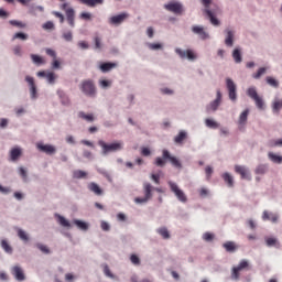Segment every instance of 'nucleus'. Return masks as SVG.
<instances>
[{"mask_svg": "<svg viewBox=\"0 0 282 282\" xmlns=\"http://www.w3.org/2000/svg\"><path fill=\"white\" fill-rule=\"evenodd\" d=\"M153 191H156V193H162V188L160 187H153L151 183H144L143 184V192H144V197H137L134 198L135 204H147L151 197H153Z\"/></svg>", "mask_w": 282, "mask_h": 282, "instance_id": "nucleus-1", "label": "nucleus"}, {"mask_svg": "<svg viewBox=\"0 0 282 282\" xmlns=\"http://www.w3.org/2000/svg\"><path fill=\"white\" fill-rule=\"evenodd\" d=\"M200 2L205 8L204 13L206 14V17H208L212 25H219V23H220L219 20L217 18H215V14H217V12H219V9L217 8L214 11L208 9V8H210L213 0H200Z\"/></svg>", "mask_w": 282, "mask_h": 282, "instance_id": "nucleus-2", "label": "nucleus"}, {"mask_svg": "<svg viewBox=\"0 0 282 282\" xmlns=\"http://www.w3.org/2000/svg\"><path fill=\"white\" fill-rule=\"evenodd\" d=\"M243 270H251L250 262L246 259H242L238 265L232 267L231 279L234 281H239L241 272H243Z\"/></svg>", "mask_w": 282, "mask_h": 282, "instance_id": "nucleus-3", "label": "nucleus"}, {"mask_svg": "<svg viewBox=\"0 0 282 282\" xmlns=\"http://www.w3.org/2000/svg\"><path fill=\"white\" fill-rule=\"evenodd\" d=\"M99 147L102 149L104 155H107V153L116 152V151H122V142H113V143H106L102 140L98 141Z\"/></svg>", "mask_w": 282, "mask_h": 282, "instance_id": "nucleus-4", "label": "nucleus"}, {"mask_svg": "<svg viewBox=\"0 0 282 282\" xmlns=\"http://www.w3.org/2000/svg\"><path fill=\"white\" fill-rule=\"evenodd\" d=\"M80 89L85 96H89L94 98L96 96V85H94V80L87 79L82 83Z\"/></svg>", "mask_w": 282, "mask_h": 282, "instance_id": "nucleus-5", "label": "nucleus"}, {"mask_svg": "<svg viewBox=\"0 0 282 282\" xmlns=\"http://www.w3.org/2000/svg\"><path fill=\"white\" fill-rule=\"evenodd\" d=\"M247 95L249 96V98H251V100H254L256 106L258 107V109H264L265 108V104L263 102V98H261L259 96V94L257 93V88L254 87H250L247 89Z\"/></svg>", "mask_w": 282, "mask_h": 282, "instance_id": "nucleus-6", "label": "nucleus"}, {"mask_svg": "<svg viewBox=\"0 0 282 282\" xmlns=\"http://www.w3.org/2000/svg\"><path fill=\"white\" fill-rule=\"evenodd\" d=\"M169 186L172 193H174L175 197H177L178 202H182L183 204H186L188 202L186 194L180 188V186H177V184L170 181Z\"/></svg>", "mask_w": 282, "mask_h": 282, "instance_id": "nucleus-7", "label": "nucleus"}, {"mask_svg": "<svg viewBox=\"0 0 282 282\" xmlns=\"http://www.w3.org/2000/svg\"><path fill=\"white\" fill-rule=\"evenodd\" d=\"M164 8L169 12H173V14H182L184 12V7L180 2H169Z\"/></svg>", "mask_w": 282, "mask_h": 282, "instance_id": "nucleus-8", "label": "nucleus"}, {"mask_svg": "<svg viewBox=\"0 0 282 282\" xmlns=\"http://www.w3.org/2000/svg\"><path fill=\"white\" fill-rule=\"evenodd\" d=\"M163 155V160H170L172 166H174V169H182V162L178 161L177 158L172 156L171 152H169V150H163L162 152Z\"/></svg>", "mask_w": 282, "mask_h": 282, "instance_id": "nucleus-9", "label": "nucleus"}, {"mask_svg": "<svg viewBox=\"0 0 282 282\" xmlns=\"http://www.w3.org/2000/svg\"><path fill=\"white\" fill-rule=\"evenodd\" d=\"M219 105H221V90H217L216 99L206 107V111L208 113H210V111H217Z\"/></svg>", "mask_w": 282, "mask_h": 282, "instance_id": "nucleus-10", "label": "nucleus"}, {"mask_svg": "<svg viewBox=\"0 0 282 282\" xmlns=\"http://www.w3.org/2000/svg\"><path fill=\"white\" fill-rule=\"evenodd\" d=\"M226 83L230 100H237V85H235V82L230 78H227Z\"/></svg>", "mask_w": 282, "mask_h": 282, "instance_id": "nucleus-11", "label": "nucleus"}, {"mask_svg": "<svg viewBox=\"0 0 282 282\" xmlns=\"http://www.w3.org/2000/svg\"><path fill=\"white\" fill-rule=\"evenodd\" d=\"M175 52L181 58H188V61H195L197 58L193 50L182 51V48H176Z\"/></svg>", "mask_w": 282, "mask_h": 282, "instance_id": "nucleus-12", "label": "nucleus"}, {"mask_svg": "<svg viewBox=\"0 0 282 282\" xmlns=\"http://www.w3.org/2000/svg\"><path fill=\"white\" fill-rule=\"evenodd\" d=\"M235 172L241 176V180H252V176H250V172H248V169H246V166L243 165H236Z\"/></svg>", "mask_w": 282, "mask_h": 282, "instance_id": "nucleus-13", "label": "nucleus"}, {"mask_svg": "<svg viewBox=\"0 0 282 282\" xmlns=\"http://www.w3.org/2000/svg\"><path fill=\"white\" fill-rule=\"evenodd\" d=\"M235 172L241 176V180H252V176H250V172H248V169H246V166L243 165H236Z\"/></svg>", "mask_w": 282, "mask_h": 282, "instance_id": "nucleus-14", "label": "nucleus"}, {"mask_svg": "<svg viewBox=\"0 0 282 282\" xmlns=\"http://www.w3.org/2000/svg\"><path fill=\"white\" fill-rule=\"evenodd\" d=\"M126 19H129L128 13H121L109 19L110 25H120Z\"/></svg>", "mask_w": 282, "mask_h": 282, "instance_id": "nucleus-15", "label": "nucleus"}, {"mask_svg": "<svg viewBox=\"0 0 282 282\" xmlns=\"http://www.w3.org/2000/svg\"><path fill=\"white\" fill-rule=\"evenodd\" d=\"M37 149L42 151V153H46V155H54V153H56V148L50 144L40 143L37 144Z\"/></svg>", "mask_w": 282, "mask_h": 282, "instance_id": "nucleus-16", "label": "nucleus"}, {"mask_svg": "<svg viewBox=\"0 0 282 282\" xmlns=\"http://www.w3.org/2000/svg\"><path fill=\"white\" fill-rule=\"evenodd\" d=\"M192 32L197 34L202 41H206V39H208V33L204 31V26L194 25L192 26Z\"/></svg>", "mask_w": 282, "mask_h": 282, "instance_id": "nucleus-17", "label": "nucleus"}, {"mask_svg": "<svg viewBox=\"0 0 282 282\" xmlns=\"http://www.w3.org/2000/svg\"><path fill=\"white\" fill-rule=\"evenodd\" d=\"M11 274L15 276L17 281H25V273H23V269H21L19 265L11 269Z\"/></svg>", "mask_w": 282, "mask_h": 282, "instance_id": "nucleus-18", "label": "nucleus"}, {"mask_svg": "<svg viewBox=\"0 0 282 282\" xmlns=\"http://www.w3.org/2000/svg\"><path fill=\"white\" fill-rule=\"evenodd\" d=\"M65 14H66V20H67L68 24L70 25V28H75L76 11H74L73 8H68L66 10Z\"/></svg>", "mask_w": 282, "mask_h": 282, "instance_id": "nucleus-19", "label": "nucleus"}, {"mask_svg": "<svg viewBox=\"0 0 282 282\" xmlns=\"http://www.w3.org/2000/svg\"><path fill=\"white\" fill-rule=\"evenodd\" d=\"M115 67H118V64L111 63V62L102 63L99 65V69L100 72H102V74H107V72H111V69H115Z\"/></svg>", "mask_w": 282, "mask_h": 282, "instance_id": "nucleus-20", "label": "nucleus"}, {"mask_svg": "<svg viewBox=\"0 0 282 282\" xmlns=\"http://www.w3.org/2000/svg\"><path fill=\"white\" fill-rule=\"evenodd\" d=\"M262 219L263 221H272L273 224H276V221H279V216H276V214L264 210L262 214Z\"/></svg>", "mask_w": 282, "mask_h": 282, "instance_id": "nucleus-21", "label": "nucleus"}, {"mask_svg": "<svg viewBox=\"0 0 282 282\" xmlns=\"http://www.w3.org/2000/svg\"><path fill=\"white\" fill-rule=\"evenodd\" d=\"M25 80L30 86L31 98H36V84H34V77L26 76Z\"/></svg>", "mask_w": 282, "mask_h": 282, "instance_id": "nucleus-22", "label": "nucleus"}, {"mask_svg": "<svg viewBox=\"0 0 282 282\" xmlns=\"http://www.w3.org/2000/svg\"><path fill=\"white\" fill-rule=\"evenodd\" d=\"M77 116L86 122H94L96 120V116H94V113H85V111H79Z\"/></svg>", "mask_w": 282, "mask_h": 282, "instance_id": "nucleus-23", "label": "nucleus"}, {"mask_svg": "<svg viewBox=\"0 0 282 282\" xmlns=\"http://www.w3.org/2000/svg\"><path fill=\"white\" fill-rule=\"evenodd\" d=\"M221 177L229 188H232V186H235V178L232 177V175H230V173L226 172L221 175Z\"/></svg>", "mask_w": 282, "mask_h": 282, "instance_id": "nucleus-24", "label": "nucleus"}, {"mask_svg": "<svg viewBox=\"0 0 282 282\" xmlns=\"http://www.w3.org/2000/svg\"><path fill=\"white\" fill-rule=\"evenodd\" d=\"M226 32L227 37L225 40V44L227 45V47H232L235 43V32H232L231 30H226Z\"/></svg>", "mask_w": 282, "mask_h": 282, "instance_id": "nucleus-25", "label": "nucleus"}, {"mask_svg": "<svg viewBox=\"0 0 282 282\" xmlns=\"http://www.w3.org/2000/svg\"><path fill=\"white\" fill-rule=\"evenodd\" d=\"M88 189L95 195H102V188L95 182L88 184Z\"/></svg>", "mask_w": 282, "mask_h": 282, "instance_id": "nucleus-26", "label": "nucleus"}, {"mask_svg": "<svg viewBox=\"0 0 282 282\" xmlns=\"http://www.w3.org/2000/svg\"><path fill=\"white\" fill-rule=\"evenodd\" d=\"M188 138L186 131H180L178 134L174 138L175 144H183L184 140Z\"/></svg>", "mask_w": 282, "mask_h": 282, "instance_id": "nucleus-27", "label": "nucleus"}, {"mask_svg": "<svg viewBox=\"0 0 282 282\" xmlns=\"http://www.w3.org/2000/svg\"><path fill=\"white\" fill-rule=\"evenodd\" d=\"M250 113V110L249 109H246L241 112V115L239 116V120H238V124L240 126H245L246 122H248V116Z\"/></svg>", "mask_w": 282, "mask_h": 282, "instance_id": "nucleus-28", "label": "nucleus"}, {"mask_svg": "<svg viewBox=\"0 0 282 282\" xmlns=\"http://www.w3.org/2000/svg\"><path fill=\"white\" fill-rule=\"evenodd\" d=\"M268 158L273 162V164H282V156L276 153L269 152Z\"/></svg>", "mask_w": 282, "mask_h": 282, "instance_id": "nucleus-29", "label": "nucleus"}, {"mask_svg": "<svg viewBox=\"0 0 282 282\" xmlns=\"http://www.w3.org/2000/svg\"><path fill=\"white\" fill-rule=\"evenodd\" d=\"M10 158L13 162L19 160V158H21V148H13L10 152Z\"/></svg>", "mask_w": 282, "mask_h": 282, "instance_id": "nucleus-30", "label": "nucleus"}, {"mask_svg": "<svg viewBox=\"0 0 282 282\" xmlns=\"http://www.w3.org/2000/svg\"><path fill=\"white\" fill-rule=\"evenodd\" d=\"M73 177H74V180H86L87 172L82 171V170H76L73 172Z\"/></svg>", "mask_w": 282, "mask_h": 282, "instance_id": "nucleus-31", "label": "nucleus"}, {"mask_svg": "<svg viewBox=\"0 0 282 282\" xmlns=\"http://www.w3.org/2000/svg\"><path fill=\"white\" fill-rule=\"evenodd\" d=\"M223 247L227 252H235V250H237V245L234 241H227Z\"/></svg>", "mask_w": 282, "mask_h": 282, "instance_id": "nucleus-32", "label": "nucleus"}, {"mask_svg": "<svg viewBox=\"0 0 282 282\" xmlns=\"http://www.w3.org/2000/svg\"><path fill=\"white\" fill-rule=\"evenodd\" d=\"M80 1L84 6H88L89 8L96 7V4L102 3L104 0H78Z\"/></svg>", "mask_w": 282, "mask_h": 282, "instance_id": "nucleus-33", "label": "nucleus"}, {"mask_svg": "<svg viewBox=\"0 0 282 282\" xmlns=\"http://www.w3.org/2000/svg\"><path fill=\"white\" fill-rule=\"evenodd\" d=\"M9 23L14 28H20V30L28 28V24L25 22H21L19 20H10Z\"/></svg>", "mask_w": 282, "mask_h": 282, "instance_id": "nucleus-34", "label": "nucleus"}, {"mask_svg": "<svg viewBox=\"0 0 282 282\" xmlns=\"http://www.w3.org/2000/svg\"><path fill=\"white\" fill-rule=\"evenodd\" d=\"M232 58L235 63H241L243 58L241 57V51L239 48H235L232 52Z\"/></svg>", "mask_w": 282, "mask_h": 282, "instance_id": "nucleus-35", "label": "nucleus"}, {"mask_svg": "<svg viewBox=\"0 0 282 282\" xmlns=\"http://www.w3.org/2000/svg\"><path fill=\"white\" fill-rule=\"evenodd\" d=\"M31 59L35 65H45V59L36 54H32Z\"/></svg>", "mask_w": 282, "mask_h": 282, "instance_id": "nucleus-36", "label": "nucleus"}, {"mask_svg": "<svg viewBox=\"0 0 282 282\" xmlns=\"http://www.w3.org/2000/svg\"><path fill=\"white\" fill-rule=\"evenodd\" d=\"M57 219L58 224H61V226H63L64 228H72V224H69V221L65 219V217L57 215Z\"/></svg>", "mask_w": 282, "mask_h": 282, "instance_id": "nucleus-37", "label": "nucleus"}, {"mask_svg": "<svg viewBox=\"0 0 282 282\" xmlns=\"http://www.w3.org/2000/svg\"><path fill=\"white\" fill-rule=\"evenodd\" d=\"M205 124L208 127V129H219V124L213 119H206Z\"/></svg>", "mask_w": 282, "mask_h": 282, "instance_id": "nucleus-38", "label": "nucleus"}, {"mask_svg": "<svg viewBox=\"0 0 282 282\" xmlns=\"http://www.w3.org/2000/svg\"><path fill=\"white\" fill-rule=\"evenodd\" d=\"M265 72H268V67H260L258 72L252 75V78H254L256 80H259V78H261L263 74H265Z\"/></svg>", "mask_w": 282, "mask_h": 282, "instance_id": "nucleus-39", "label": "nucleus"}, {"mask_svg": "<svg viewBox=\"0 0 282 282\" xmlns=\"http://www.w3.org/2000/svg\"><path fill=\"white\" fill-rule=\"evenodd\" d=\"M75 226H77V228H79V230H88L89 229V225H87V223L82 221V220H74Z\"/></svg>", "mask_w": 282, "mask_h": 282, "instance_id": "nucleus-40", "label": "nucleus"}, {"mask_svg": "<svg viewBox=\"0 0 282 282\" xmlns=\"http://www.w3.org/2000/svg\"><path fill=\"white\" fill-rule=\"evenodd\" d=\"M158 232L163 237L164 239H171V234H169V229L166 227L159 228Z\"/></svg>", "mask_w": 282, "mask_h": 282, "instance_id": "nucleus-41", "label": "nucleus"}, {"mask_svg": "<svg viewBox=\"0 0 282 282\" xmlns=\"http://www.w3.org/2000/svg\"><path fill=\"white\" fill-rule=\"evenodd\" d=\"M265 80L270 85V87H274L275 89L279 88V80H276L275 78L268 76Z\"/></svg>", "mask_w": 282, "mask_h": 282, "instance_id": "nucleus-42", "label": "nucleus"}, {"mask_svg": "<svg viewBox=\"0 0 282 282\" xmlns=\"http://www.w3.org/2000/svg\"><path fill=\"white\" fill-rule=\"evenodd\" d=\"M18 237L22 241H30V237L28 236V234L23 229H18Z\"/></svg>", "mask_w": 282, "mask_h": 282, "instance_id": "nucleus-43", "label": "nucleus"}, {"mask_svg": "<svg viewBox=\"0 0 282 282\" xmlns=\"http://www.w3.org/2000/svg\"><path fill=\"white\" fill-rule=\"evenodd\" d=\"M1 248H3L9 254H12V247L8 243V240L1 241Z\"/></svg>", "mask_w": 282, "mask_h": 282, "instance_id": "nucleus-44", "label": "nucleus"}, {"mask_svg": "<svg viewBox=\"0 0 282 282\" xmlns=\"http://www.w3.org/2000/svg\"><path fill=\"white\" fill-rule=\"evenodd\" d=\"M46 79H47V83H50V85H54V83H56V74L52 72L47 73Z\"/></svg>", "mask_w": 282, "mask_h": 282, "instance_id": "nucleus-45", "label": "nucleus"}, {"mask_svg": "<svg viewBox=\"0 0 282 282\" xmlns=\"http://www.w3.org/2000/svg\"><path fill=\"white\" fill-rule=\"evenodd\" d=\"M63 39L66 40L68 43L74 41V34L72 33V31H66L63 33Z\"/></svg>", "mask_w": 282, "mask_h": 282, "instance_id": "nucleus-46", "label": "nucleus"}, {"mask_svg": "<svg viewBox=\"0 0 282 282\" xmlns=\"http://www.w3.org/2000/svg\"><path fill=\"white\" fill-rule=\"evenodd\" d=\"M17 39H20L21 41H28V34L18 32L13 35V41H17Z\"/></svg>", "mask_w": 282, "mask_h": 282, "instance_id": "nucleus-47", "label": "nucleus"}, {"mask_svg": "<svg viewBox=\"0 0 282 282\" xmlns=\"http://www.w3.org/2000/svg\"><path fill=\"white\" fill-rule=\"evenodd\" d=\"M281 109H282V99L275 100L273 102V111H276L279 113V111H281Z\"/></svg>", "mask_w": 282, "mask_h": 282, "instance_id": "nucleus-48", "label": "nucleus"}, {"mask_svg": "<svg viewBox=\"0 0 282 282\" xmlns=\"http://www.w3.org/2000/svg\"><path fill=\"white\" fill-rule=\"evenodd\" d=\"M99 85H100V87H102V89H107V87H111V80L101 79V80H99Z\"/></svg>", "mask_w": 282, "mask_h": 282, "instance_id": "nucleus-49", "label": "nucleus"}, {"mask_svg": "<svg viewBox=\"0 0 282 282\" xmlns=\"http://www.w3.org/2000/svg\"><path fill=\"white\" fill-rule=\"evenodd\" d=\"M269 147H271V148L282 147V139H276V140L269 141Z\"/></svg>", "mask_w": 282, "mask_h": 282, "instance_id": "nucleus-50", "label": "nucleus"}, {"mask_svg": "<svg viewBox=\"0 0 282 282\" xmlns=\"http://www.w3.org/2000/svg\"><path fill=\"white\" fill-rule=\"evenodd\" d=\"M130 261L133 265H140V257L138 254H131Z\"/></svg>", "mask_w": 282, "mask_h": 282, "instance_id": "nucleus-51", "label": "nucleus"}, {"mask_svg": "<svg viewBox=\"0 0 282 282\" xmlns=\"http://www.w3.org/2000/svg\"><path fill=\"white\" fill-rule=\"evenodd\" d=\"M203 239L204 241H213V239H215V234L207 231L203 235Z\"/></svg>", "mask_w": 282, "mask_h": 282, "instance_id": "nucleus-52", "label": "nucleus"}, {"mask_svg": "<svg viewBox=\"0 0 282 282\" xmlns=\"http://www.w3.org/2000/svg\"><path fill=\"white\" fill-rule=\"evenodd\" d=\"M164 160H167V159H162V158L158 156L154 162L155 166H161V167L165 166L166 161H164Z\"/></svg>", "mask_w": 282, "mask_h": 282, "instance_id": "nucleus-53", "label": "nucleus"}, {"mask_svg": "<svg viewBox=\"0 0 282 282\" xmlns=\"http://www.w3.org/2000/svg\"><path fill=\"white\" fill-rule=\"evenodd\" d=\"M36 246L39 250H41V252H44V254H50V248H47V246H44L42 243H37Z\"/></svg>", "mask_w": 282, "mask_h": 282, "instance_id": "nucleus-54", "label": "nucleus"}, {"mask_svg": "<svg viewBox=\"0 0 282 282\" xmlns=\"http://www.w3.org/2000/svg\"><path fill=\"white\" fill-rule=\"evenodd\" d=\"M79 18L83 19L84 21H91V13L83 12L80 13Z\"/></svg>", "mask_w": 282, "mask_h": 282, "instance_id": "nucleus-55", "label": "nucleus"}, {"mask_svg": "<svg viewBox=\"0 0 282 282\" xmlns=\"http://www.w3.org/2000/svg\"><path fill=\"white\" fill-rule=\"evenodd\" d=\"M43 30H54V22L47 21L43 24Z\"/></svg>", "mask_w": 282, "mask_h": 282, "instance_id": "nucleus-56", "label": "nucleus"}, {"mask_svg": "<svg viewBox=\"0 0 282 282\" xmlns=\"http://www.w3.org/2000/svg\"><path fill=\"white\" fill-rule=\"evenodd\" d=\"M148 46L150 50H162V44L160 43H150Z\"/></svg>", "mask_w": 282, "mask_h": 282, "instance_id": "nucleus-57", "label": "nucleus"}, {"mask_svg": "<svg viewBox=\"0 0 282 282\" xmlns=\"http://www.w3.org/2000/svg\"><path fill=\"white\" fill-rule=\"evenodd\" d=\"M101 230H104L105 232H108V230H111V226H109V223L101 221Z\"/></svg>", "mask_w": 282, "mask_h": 282, "instance_id": "nucleus-58", "label": "nucleus"}, {"mask_svg": "<svg viewBox=\"0 0 282 282\" xmlns=\"http://www.w3.org/2000/svg\"><path fill=\"white\" fill-rule=\"evenodd\" d=\"M78 47H80V50H89V44L85 41H80L78 42Z\"/></svg>", "mask_w": 282, "mask_h": 282, "instance_id": "nucleus-59", "label": "nucleus"}, {"mask_svg": "<svg viewBox=\"0 0 282 282\" xmlns=\"http://www.w3.org/2000/svg\"><path fill=\"white\" fill-rule=\"evenodd\" d=\"M265 241L269 247L276 246V238H267Z\"/></svg>", "mask_w": 282, "mask_h": 282, "instance_id": "nucleus-60", "label": "nucleus"}, {"mask_svg": "<svg viewBox=\"0 0 282 282\" xmlns=\"http://www.w3.org/2000/svg\"><path fill=\"white\" fill-rule=\"evenodd\" d=\"M45 53L47 54V56H51L52 58H56V51L52 48H46Z\"/></svg>", "mask_w": 282, "mask_h": 282, "instance_id": "nucleus-61", "label": "nucleus"}, {"mask_svg": "<svg viewBox=\"0 0 282 282\" xmlns=\"http://www.w3.org/2000/svg\"><path fill=\"white\" fill-rule=\"evenodd\" d=\"M20 175L24 180V182L28 180V171H25V169L20 167Z\"/></svg>", "mask_w": 282, "mask_h": 282, "instance_id": "nucleus-62", "label": "nucleus"}, {"mask_svg": "<svg viewBox=\"0 0 282 282\" xmlns=\"http://www.w3.org/2000/svg\"><path fill=\"white\" fill-rule=\"evenodd\" d=\"M205 173H206V175H207V180H210V177H212V175H213V167L207 166V167L205 169Z\"/></svg>", "mask_w": 282, "mask_h": 282, "instance_id": "nucleus-63", "label": "nucleus"}, {"mask_svg": "<svg viewBox=\"0 0 282 282\" xmlns=\"http://www.w3.org/2000/svg\"><path fill=\"white\" fill-rule=\"evenodd\" d=\"M151 178L153 180V182H155L156 184H160V174H152Z\"/></svg>", "mask_w": 282, "mask_h": 282, "instance_id": "nucleus-64", "label": "nucleus"}]
</instances>
